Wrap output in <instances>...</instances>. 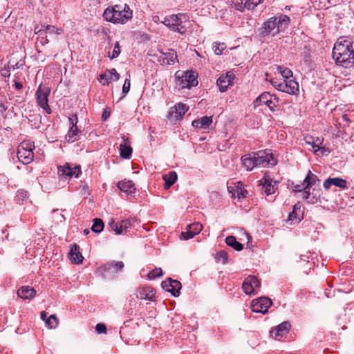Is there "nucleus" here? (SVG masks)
Segmentation results:
<instances>
[{"label":"nucleus","mask_w":354,"mask_h":354,"mask_svg":"<svg viewBox=\"0 0 354 354\" xmlns=\"http://www.w3.org/2000/svg\"><path fill=\"white\" fill-rule=\"evenodd\" d=\"M132 151L131 147L127 145L125 140L120 145V154L122 158L129 159L131 156Z\"/></svg>","instance_id":"nucleus-31"},{"label":"nucleus","mask_w":354,"mask_h":354,"mask_svg":"<svg viewBox=\"0 0 354 354\" xmlns=\"http://www.w3.org/2000/svg\"><path fill=\"white\" fill-rule=\"evenodd\" d=\"M46 324L50 328H55L58 324L57 319L55 315H51L46 320Z\"/></svg>","instance_id":"nucleus-42"},{"label":"nucleus","mask_w":354,"mask_h":354,"mask_svg":"<svg viewBox=\"0 0 354 354\" xmlns=\"http://www.w3.org/2000/svg\"><path fill=\"white\" fill-rule=\"evenodd\" d=\"M302 194H303V196H302L303 199L308 201V202L310 203V198H311L310 192L309 190L306 189V190H304Z\"/></svg>","instance_id":"nucleus-58"},{"label":"nucleus","mask_w":354,"mask_h":354,"mask_svg":"<svg viewBox=\"0 0 354 354\" xmlns=\"http://www.w3.org/2000/svg\"><path fill=\"white\" fill-rule=\"evenodd\" d=\"M225 243L228 246L232 247L236 251H241L243 249V245L238 242L234 236H228L225 238Z\"/></svg>","instance_id":"nucleus-34"},{"label":"nucleus","mask_w":354,"mask_h":354,"mask_svg":"<svg viewBox=\"0 0 354 354\" xmlns=\"http://www.w3.org/2000/svg\"><path fill=\"white\" fill-rule=\"evenodd\" d=\"M272 98V95L268 92L261 93L258 97L255 99L253 102L254 107L256 108L262 104H266L269 99Z\"/></svg>","instance_id":"nucleus-32"},{"label":"nucleus","mask_w":354,"mask_h":354,"mask_svg":"<svg viewBox=\"0 0 354 354\" xmlns=\"http://www.w3.org/2000/svg\"><path fill=\"white\" fill-rule=\"evenodd\" d=\"M270 82L278 91L288 94H296L299 91V84L293 80H283V81L272 80Z\"/></svg>","instance_id":"nucleus-6"},{"label":"nucleus","mask_w":354,"mask_h":354,"mask_svg":"<svg viewBox=\"0 0 354 354\" xmlns=\"http://www.w3.org/2000/svg\"><path fill=\"white\" fill-rule=\"evenodd\" d=\"M17 197L18 201L21 200L23 201L25 198H27V192L22 189L19 190L17 192Z\"/></svg>","instance_id":"nucleus-54"},{"label":"nucleus","mask_w":354,"mask_h":354,"mask_svg":"<svg viewBox=\"0 0 354 354\" xmlns=\"http://www.w3.org/2000/svg\"><path fill=\"white\" fill-rule=\"evenodd\" d=\"M337 65L348 68L354 63V50L349 39H339L335 44L332 53Z\"/></svg>","instance_id":"nucleus-1"},{"label":"nucleus","mask_w":354,"mask_h":354,"mask_svg":"<svg viewBox=\"0 0 354 354\" xmlns=\"http://www.w3.org/2000/svg\"><path fill=\"white\" fill-rule=\"evenodd\" d=\"M55 31V27L53 26H46L45 27V30H44V35H45L46 33H54Z\"/></svg>","instance_id":"nucleus-59"},{"label":"nucleus","mask_w":354,"mask_h":354,"mask_svg":"<svg viewBox=\"0 0 354 354\" xmlns=\"http://www.w3.org/2000/svg\"><path fill=\"white\" fill-rule=\"evenodd\" d=\"M278 181H274V183L272 184V181H270V179L267 178H264V182L261 183V184L263 185V189L264 190L265 194H266V195L268 196L275 193V192L278 189Z\"/></svg>","instance_id":"nucleus-25"},{"label":"nucleus","mask_w":354,"mask_h":354,"mask_svg":"<svg viewBox=\"0 0 354 354\" xmlns=\"http://www.w3.org/2000/svg\"><path fill=\"white\" fill-rule=\"evenodd\" d=\"M136 297L139 299L153 301L155 297V292L151 287H142L138 290Z\"/></svg>","instance_id":"nucleus-19"},{"label":"nucleus","mask_w":354,"mask_h":354,"mask_svg":"<svg viewBox=\"0 0 354 354\" xmlns=\"http://www.w3.org/2000/svg\"><path fill=\"white\" fill-rule=\"evenodd\" d=\"M187 232H183L180 234V238L183 240H189L190 239H192L195 235L193 234V232L187 227Z\"/></svg>","instance_id":"nucleus-49"},{"label":"nucleus","mask_w":354,"mask_h":354,"mask_svg":"<svg viewBox=\"0 0 354 354\" xmlns=\"http://www.w3.org/2000/svg\"><path fill=\"white\" fill-rule=\"evenodd\" d=\"M95 330L98 334L106 333V327L104 324H97L95 326Z\"/></svg>","instance_id":"nucleus-53"},{"label":"nucleus","mask_w":354,"mask_h":354,"mask_svg":"<svg viewBox=\"0 0 354 354\" xmlns=\"http://www.w3.org/2000/svg\"><path fill=\"white\" fill-rule=\"evenodd\" d=\"M69 259L73 263L79 264L83 261V257L80 252V247L77 244H73L68 253Z\"/></svg>","instance_id":"nucleus-21"},{"label":"nucleus","mask_w":354,"mask_h":354,"mask_svg":"<svg viewBox=\"0 0 354 354\" xmlns=\"http://www.w3.org/2000/svg\"><path fill=\"white\" fill-rule=\"evenodd\" d=\"M1 74L2 76H3L5 77H10V69H9L8 65L5 66L4 68L3 69H1Z\"/></svg>","instance_id":"nucleus-57"},{"label":"nucleus","mask_w":354,"mask_h":354,"mask_svg":"<svg viewBox=\"0 0 354 354\" xmlns=\"http://www.w3.org/2000/svg\"><path fill=\"white\" fill-rule=\"evenodd\" d=\"M212 122V117L203 116L199 119L194 120L192 124L195 128L206 129L209 128Z\"/></svg>","instance_id":"nucleus-24"},{"label":"nucleus","mask_w":354,"mask_h":354,"mask_svg":"<svg viewBox=\"0 0 354 354\" xmlns=\"http://www.w3.org/2000/svg\"><path fill=\"white\" fill-rule=\"evenodd\" d=\"M132 16V10L127 4L109 7L103 13L104 19L113 24H126Z\"/></svg>","instance_id":"nucleus-3"},{"label":"nucleus","mask_w":354,"mask_h":354,"mask_svg":"<svg viewBox=\"0 0 354 354\" xmlns=\"http://www.w3.org/2000/svg\"><path fill=\"white\" fill-rule=\"evenodd\" d=\"M198 74L194 71H186L182 77L176 76V84L179 88H190L198 85Z\"/></svg>","instance_id":"nucleus-5"},{"label":"nucleus","mask_w":354,"mask_h":354,"mask_svg":"<svg viewBox=\"0 0 354 354\" xmlns=\"http://www.w3.org/2000/svg\"><path fill=\"white\" fill-rule=\"evenodd\" d=\"M162 275V269L160 268H156L148 273L147 277L149 279H154L156 277H160Z\"/></svg>","instance_id":"nucleus-45"},{"label":"nucleus","mask_w":354,"mask_h":354,"mask_svg":"<svg viewBox=\"0 0 354 354\" xmlns=\"http://www.w3.org/2000/svg\"><path fill=\"white\" fill-rule=\"evenodd\" d=\"M131 222L132 221L131 219L122 220L119 222L120 223V227L123 228L126 232L127 230L131 226Z\"/></svg>","instance_id":"nucleus-51"},{"label":"nucleus","mask_w":354,"mask_h":354,"mask_svg":"<svg viewBox=\"0 0 354 354\" xmlns=\"http://www.w3.org/2000/svg\"><path fill=\"white\" fill-rule=\"evenodd\" d=\"M163 55V64H167L169 65L175 64L177 60L176 52L173 49H169L167 53H161Z\"/></svg>","instance_id":"nucleus-29"},{"label":"nucleus","mask_w":354,"mask_h":354,"mask_svg":"<svg viewBox=\"0 0 354 354\" xmlns=\"http://www.w3.org/2000/svg\"><path fill=\"white\" fill-rule=\"evenodd\" d=\"M266 104L268 106L271 111H274L275 107H277L276 102L272 100V98L269 99Z\"/></svg>","instance_id":"nucleus-55"},{"label":"nucleus","mask_w":354,"mask_h":354,"mask_svg":"<svg viewBox=\"0 0 354 354\" xmlns=\"http://www.w3.org/2000/svg\"><path fill=\"white\" fill-rule=\"evenodd\" d=\"M120 54V46L118 41H116L112 52L111 55H109L110 59H113L118 57Z\"/></svg>","instance_id":"nucleus-48"},{"label":"nucleus","mask_w":354,"mask_h":354,"mask_svg":"<svg viewBox=\"0 0 354 354\" xmlns=\"http://www.w3.org/2000/svg\"><path fill=\"white\" fill-rule=\"evenodd\" d=\"M104 222L100 218H94L93 223L91 227V230L95 233H100L104 230Z\"/></svg>","instance_id":"nucleus-37"},{"label":"nucleus","mask_w":354,"mask_h":354,"mask_svg":"<svg viewBox=\"0 0 354 354\" xmlns=\"http://www.w3.org/2000/svg\"><path fill=\"white\" fill-rule=\"evenodd\" d=\"M227 253L224 250L217 253L216 259L218 261H221L223 264H225L227 262Z\"/></svg>","instance_id":"nucleus-47"},{"label":"nucleus","mask_w":354,"mask_h":354,"mask_svg":"<svg viewBox=\"0 0 354 354\" xmlns=\"http://www.w3.org/2000/svg\"><path fill=\"white\" fill-rule=\"evenodd\" d=\"M187 228H189L194 235H196L202 230L203 226L200 223H194L187 225Z\"/></svg>","instance_id":"nucleus-44"},{"label":"nucleus","mask_w":354,"mask_h":354,"mask_svg":"<svg viewBox=\"0 0 354 354\" xmlns=\"http://www.w3.org/2000/svg\"><path fill=\"white\" fill-rule=\"evenodd\" d=\"M44 30H42L39 28V26H36L35 28V33L38 34L40 37H42L44 35Z\"/></svg>","instance_id":"nucleus-62"},{"label":"nucleus","mask_w":354,"mask_h":354,"mask_svg":"<svg viewBox=\"0 0 354 354\" xmlns=\"http://www.w3.org/2000/svg\"><path fill=\"white\" fill-rule=\"evenodd\" d=\"M301 203L300 202L297 203L293 205L292 211L289 213L288 221H295L299 223L303 219L304 213L301 211Z\"/></svg>","instance_id":"nucleus-18"},{"label":"nucleus","mask_w":354,"mask_h":354,"mask_svg":"<svg viewBox=\"0 0 354 354\" xmlns=\"http://www.w3.org/2000/svg\"><path fill=\"white\" fill-rule=\"evenodd\" d=\"M162 178L165 180L164 188L168 189L177 180V174L175 171H170L163 175Z\"/></svg>","instance_id":"nucleus-30"},{"label":"nucleus","mask_w":354,"mask_h":354,"mask_svg":"<svg viewBox=\"0 0 354 354\" xmlns=\"http://www.w3.org/2000/svg\"><path fill=\"white\" fill-rule=\"evenodd\" d=\"M100 79L104 80L102 82L103 85H108L111 80L118 81L120 79V74L115 68L108 71L104 74L100 75Z\"/></svg>","instance_id":"nucleus-23"},{"label":"nucleus","mask_w":354,"mask_h":354,"mask_svg":"<svg viewBox=\"0 0 354 354\" xmlns=\"http://www.w3.org/2000/svg\"><path fill=\"white\" fill-rule=\"evenodd\" d=\"M17 295L23 299H31L35 296L36 291L29 286H24L18 290Z\"/></svg>","instance_id":"nucleus-26"},{"label":"nucleus","mask_w":354,"mask_h":354,"mask_svg":"<svg viewBox=\"0 0 354 354\" xmlns=\"http://www.w3.org/2000/svg\"><path fill=\"white\" fill-rule=\"evenodd\" d=\"M319 182V178L312 173L310 171H308L306 178H304V183H306V187L308 189L311 187L315 185L317 183Z\"/></svg>","instance_id":"nucleus-33"},{"label":"nucleus","mask_w":354,"mask_h":354,"mask_svg":"<svg viewBox=\"0 0 354 354\" xmlns=\"http://www.w3.org/2000/svg\"><path fill=\"white\" fill-rule=\"evenodd\" d=\"M261 283L259 279L253 275L246 277L243 283L242 288L246 295L255 294L256 289L259 288Z\"/></svg>","instance_id":"nucleus-11"},{"label":"nucleus","mask_w":354,"mask_h":354,"mask_svg":"<svg viewBox=\"0 0 354 354\" xmlns=\"http://www.w3.org/2000/svg\"><path fill=\"white\" fill-rule=\"evenodd\" d=\"M248 192L243 187L237 186L233 193V196L237 197L239 199L246 198Z\"/></svg>","instance_id":"nucleus-41"},{"label":"nucleus","mask_w":354,"mask_h":354,"mask_svg":"<svg viewBox=\"0 0 354 354\" xmlns=\"http://www.w3.org/2000/svg\"><path fill=\"white\" fill-rule=\"evenodd\" d=\"M130 86H131L130 80L129 78H127L125 80L123 86H122V93H123L124 97L129 93V91L130 90Z\"/></svg>","instance_id":"nucleus-50"},{"label":"nucleus","mask_w":354,"mask_h":354,"mask_svg":"<svg viewBox=\"0 0 354 354\" xmlns=\"http://www.w3.org/2000/svg\"><path fill=\"white\" fill-rule=\"evenodd\" d=\"M81 173L80 166L71 167L68 163H66L64 165L58 167L59 176L63 180L72 177L78 178Z\"/></svg>","instance_id":"nucleus-10"},{"label":"nucleus","mask_w":354,"mask_h":354,"mask_svg":"<svg viewBox=\"0 0 354 354\" xmlns=\"http://www.w3.org/2000/svg\"><path fill=\"white\" fill-rule=\"evenodd\" d=\"M318 152H320L322 156H328L330 153V150L328 148L321 147V149ZM317 154L319 155V153Z\"/></svg>","instance_id":"nucleus-61"},{"label":"nucleus","mask_w":354,"mask_h":354,"mask_svg":"<svg viewBox=\"0 0 354 354\" xmlns=\"http://www.w3.org/2000/svg\"><path fill=\"white\" fill-rule=\"evenodd\" d=\"M118 187L124 192L131 194L136 190L135 185L132 180H122L118 183Z\"/></svg>","instance_id":"nucleus-28"},{"label":"nucleus","mask_w":354,"mask_h":354,"mask_svg":"<svg viewBox=\"0 0 354 354\" xmlns=\"http://www.w3.org/2000/svg\"><path fill=\"white\" fill-rule=\"evenodd\" d=\"M50 90L48 87H42L39 85L36 91L37 102L38 105L44 109L46 113L50 114L51 109L48 105V95Z\"/></svg>","instance_id":"nucleus-8"},{"label":"nucleus","mask_w":354,"mask_h":354,"mask_svg":"<svg viewBox=\"0 0 354 354\" xmlns=\"http://www.w3.org/2000/svg\"><path fill=\"white\" fill-rule=\"evenodd\" d=\"M290 327L291 326L289 322H283L277 326L272 328L270 332V336L275 339H280L281 337H283L289 332Z\"/></svg>","instance_id":"nucleus-14"},{"label":"nucleus","mask_w":354,"mask_h":354,"mask_svg":"<svg viewBox=\"0 0 354 354\" xmlns=\"http://www.w3.org/2000/svg\"><path fill=\"white\" fill-rule=\"evenodd\" d=\"M277 71L281 73V76L285 80H289L290 77H292V72L287 68H283L281 66H277Z\"/></svg>","instance_id":"nucleus-39"},{"label":"nucleus","mask_w":354,"mask_h":354,"mask_svg":"<svg viewBox=\"0 0 354 354\" xmlns=\"http://www.w3.org/2000/svg\"><path fill=\"white\" fill-rule=\"evenodd\" d=\"M124 264L122 261H111L103 265L100 269L104 278L116 277L118 272H122Z\"/></svg>","instance_id":"nucleus-7"},{"label":"nucleus","mask_w":354,"mask_h":354,"mask_svg":"<svg viewBox=\"0 0 354 354\" xmlns=\"http://www.w3.org/2000/svg\"><path fill=\"white\" fill-rule=\"evenodd\" d=\"M241 162L243 166L246 168L247 171H252L254 167H257L254 153L243 156L241 157Z\"/></svg>","instance_id":"nucleus-27"},{"label":"nucleus","mask_w":354,"mask_h":354,"mask_svg":"<svg viewBox=\"0 0 354 354\" xmlns=\"http://www.w3.org/2000/svg\"><path fill=\"white\" fill-rule=\"evenodd\" d=\"M225 46L224 44H218L216 42L213 43L212 49L216 55H221Z\"/></svg>","instance_id":"nucleus-46"},{"label":"nucleus","mask_w":354,"mask_h":354,"mask_svg":"<svg viewBox=\"0 0 354 354\" xmlns=\"http://www.w3.org/2000/svg\"><path fill=\"white\" fill-rule=\"evenodd\" d=\"M161 23L170 30L184 35L187 32V24L189 23V17L187 14L178 13L165 17Z\"/></svg>","instance_id":"nucleus-4"},{"label":"nucleus","mask_w":354,"mask_h":354,"mask_svg":"<svg viewBox=\"0 0 354 354\" xmlns=\"http://www.w3.org/2000/svg\"><path fill=\"white\" fill-rule=\"evenodd\" d=\"M17 158L24 165L30 163L33 160V151H27L23 149H17Z\"/></svg>","instance_id":"nucleus-22"},{"label":"nucleus","mask_w":354,"mask_h":354,"mask_svg":"<svg viewBox=\"0 0 354 354\" xmlns=\"http://www.w3.org/2000/svg\"><path fill=\"white\" fill-rule=\"evenodd\" d=\"M161 285L163 289L170 292L175 297L179 296L182 288L179 281L169 278L167 280L162 281Z\"/></svg>","instance_id":"nucleus-13"},{"label":"nucleus","mask_w":354,"mask_h":354,"mask_svg":"<svg viewBox=\"0 0 354 354\" xmlns=\"http://www.w3.org/2000/svg\"><path fill=\"white\" fill-rule=\"evenodd\" d=\"M71 127L77 126L78 118L76 115H72L68 118Z\"/></svg>","instance_id":"nucleus-56"},{"label":"nucleus","mask_w":354,"mask_h":354,"mask_svg":"<svg viewBox=\"0 0 354 354\" xmlns=\"http://www.w3.org/2000/svg\"><path fill=\"white\" fill-rule=\"evenodd\" d=\"M310 198V203L314 204L317 202L321 196V189L319 188H313Z\"/></svg>","instance_id":"nucleus-40"},{"label":"nucleus","mask_w":354,"mask_h":354,"mask_svg":"<svg viewBox=\"0 0 354 354\" xmlns=\"http://www.w3.org/2000/svg\"><path fill=\"white\" fill-rule=\"evenodd\" d=\"M7 109V107L2 103H0V113H3Z\"/></svg>","instance_id":"nucleus-64"},{"label":"nucleus","mask_w":354,"mask_h":354,"mask_svg":"<svg viewBox=\"0 0 354 354\" xmlns=\"http://www.w3.org/2000/svg\"><path fill=\"white\" fill-rule=\"evenodd\" d=\"M189 107L185 104L178 103L174 107L170 109V114L174 115V118L176 120H180L185 113L188 111Z\"/></svg>","instance_id":"nucleus-20"},{"label":"nucleus","mask_w":354,"mask_h":354,"mask_svg":"<svg viewBox=\"0 0 354 354\" xmlns=\"http://www.w3.org/2000/svg\"><path fill=\"white\" fill-rule=\"evenodd\" d=\"M290 22V17L286 15L281 14L272 17L266 21L259 29V35L263 38L270 35L274 37L284 31L288 27Z\"/></svg>","instance_id":"nucleus-2"},{"label":"nucleus","mask_w":354,"mask_h":354,"mask_svg":"<svg viewBox=\"0 0 354 354\" xmlns=\"http://www.w3.org/2000/svg\"><path fill=\"white\" fill-rule=\"evenodd\" d=\"M253 153L257 167H265L270 164L272 165L275 164V162H272V160H273L272 155L266 151H259Z\"/></svg>","instance_id":"nucleus-12"},{"label":"nucleus","mask_w":354,"mask_h":354,"mask_svg":"<svg viewBox=\"0 0 354 354\" xmlns=\"http://www.w3.org/2000/svg\"><path fill=\"white\" fill-rule=\"evenodd\" d=\"M110 116V111L109 109H105L102 115V120L106 121Z\"/></svg>","instance_id":"nucleus-60"},{"label":"nucleus","mask_w":354,"mask_h":354,"mask_svg":"<svg viewBox=\"0 0 354 354\" xmlns=\"http://www.w3.org/2000/svg\"><path fill=\"white\" fill-rule=\"evenodd\" d=\"M306 143L312 146L313 152L317 153L321 149L320 145L322 143V141L319 138L315 140L313 138L310 137L306 139Z\"/></svg>","instance_id":"nucleus-35"},{"label":"nucleus","mask_w":354,"mask_h":354,"mask_svg":"<svg viewBox=\"0 0 354 354\" xmlns=\"http://www.w3.org/2000/svg\"><path fill=\"white\" fill-rule=\"evenodd\" d=\"M79 129L77 126L71 127L66 139L68 142H73L77 140Z\"/></svg>","instance_id":"nucleus-36"},{"label":"nucleus","mask_w":354,"mask_h":354,"mask_svg":"<svg viewBox=\"0 0 354 354\" xmlns=\"http://www.w3.org/2000/svg\"><path fill=\"white\" fill-rule=\"evenodd\" d=\"M109 225L111 227V230H113L118 235L123 234L126 232L123 228L120 227V223L119 222L115 223L113 220H111L109 223Z\"/></svg>","instance_id":"nucleus-38"},{"label":"nucleus","mask_w":354,"mask_h":354,"mask_svg":"<svg viewBox=\"0 0 354 354\" xmlns=\"http://www.w3.org/2000/svg\"><path fill=\"white\" fill-rule=\"evenodd\" d=\"M25 149V150H28L30 151H33L34 149H35V145H34V142H22L18 147L17 149Z\"/></svg>","instance_id":"nucleus-43"},{"label":"nucleus","mask_w":354,"mask_h":354,"mask_svg":"<svg viewBox=\"0 0 354 354\" xmlns=\"http://www.w3.org/2000/svg\"><path fill=\"white\" fill-rule=\"evenodd\" d=\"M332 185L335 187L346 189L347 188V182L346 180L336 177V178H328L323 184V187L325 189L328 190Z\"/></svg>","instance_id":"nucleus-17"},{"label":"nucleus","mask_w":354,"mask_h":354,"mask_svg":"<svg viewBox=\"0 0 354 354\" xmlns=\"http://www.w3.org/2000/svg\"><path fill=\"white\" fill-rule=\"evenodd\" d=\"M15 88H16V89H17V90H20V89H21V88H22V87H23V84H22V83H21V82H16L15 83Z\"/></svg>","instance_id":"nucleus-63"},{"label":"nucleus","mask_w":354,"mask_h":354,"mask_svg":"<svg viewBox=\"0 0 354 354\" xmlns=\"http://www.w3.org/2000/svg\"><path fill=\"white\" fill-rule=\"evenodd\" d=\"M306 189H308V187H306V183H304V180L301 184H298L293 186V190L295 192H301Z\"/></svg>","instance_id":"nucleus-52"},{"label":"nucleus","mask_w":354,"mask_h":354,"mask_svg":"<svg viewBox=\"0 0 354 354\" xmlns=\"http://www.w3.org/2000/svg\"><path fill=\"white\" fill-rule=\"evenodd\" d=\"M234 75L233 73L228 72L225 75H222L216 81V84L221 92L227 91L228 86L233 84Z\"/></svg>","instance_id":"nucleus-16"},{"label":"nucleus","mask_w":354,"mask_h":354,"mask_svg":"<svg viewBox=\"0 0 354 354\" xmlns=\"http://www.w3.org/2000/svg\"><path fill=\"white\" fill-rule=\"evenodd\" d=\"M272 304V302L270 299L267 297H261L252 301L250 308L252 311L254 313L266 314Z\"/></svg>","instance_id":"nucleus-9"},{"label":"nucleus","mask_w":354,"mask_h":354,"mask_svg":"<svg viewBox=\"0 0 354 354\" xmlns=\"http://www.w3.org/2000/svg\"><path fill=\"white\" fill-rule=\"evenodd\" d=\"M234 8L243 12L245 8L252 10L261 3V0H231Z\"/></svg>","instance_id":"nucleus-15"}]
</instances>
